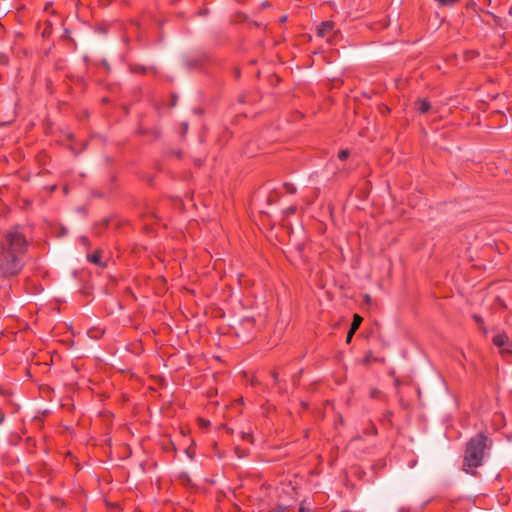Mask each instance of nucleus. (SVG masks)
<instances>
[{"label":"nucleus","mask_w":512,"mask_h":512,"mask_svg":"<svg viewBox=\"0 0 512 512\" xmlns=\"http://www.w3.org/2000/svg\"><path fill=\"white\" fill-rule=\"evenodd\" d=\"M492 446V441L484 433H478L466 443L462 469L467 474L473 476L477 475V468L481 467L484 463L486 450Z\"/></svg>","instance_id":"obj_2"},{"label":"nucleus","mask_w":512,"mask_h":512,"mask_svg":"<svg viewBox=\"0 0 512 512\" xmlns=\"http://www.w3.org/2000/svg\"><path fill=\"white\" fill-rule=\"evenodd\" d=\"M458 0H437L440 6H452L454 5Z\"/></svg>","instance_id":"obj_8"},{"label":"nucleus","mask_w":512,"mask_h":512,"mask_svg":"<svg viewBox=\"0 0 512 512\" xmlns=\"http://www.w3.org/2000/svg\"><path fill=\"white\" fill-rule=\"evenodd\" d=\"M244 438L248 439L249 441H251V436L250 434H244Z\"/></svg>","instance_id":"obj_15"},{"label":"nucleus","mask_w":512,"mask_h":512,"mask_svg":"<svg viewBox=\"0 0 512 512\" xmlns=\"http://www.w3.org/2000/svg\"><path fill=\"white\" fill-rule=\"evenodd\" d=\"M283 186L286 189V191L290 194H294L296 192V188L293 184L285 183Z\"/></svg>","instance_id":"obj_10"},{"label":"nucleus","mask_w":512,"mask_h":512,"mask_svg":"<svg viewBox=\"0 0 512 512\" xmlns=\"http://www.w3.org/2000/svg\"><path fill=\"white\" fill-rule=\"evenodd\" d=\"M287 212L290 213V214H294L296 212V208L295 207H289L287 209Z\"/></svg>","instance_id":"obj_14"},{"label":"nucleus","mask_w":512,"mask_h":512,"mask_svg":"<svg viewBox=\"0 0 512 512\" xmlns=\"http://www.w3.org/2000/svg\"><path fill=\"white\" fill-rule=\"evenodd\" d=\"M350 152L349 150L347 149H344V150H341L339 153H338V158L342 161L346 160L349 156Z\"/></svg>","instance_id":"obj_9"},{"label":"nucleus","mask_w":512,"mask_h":512,"mask_svg":"<svg viewBox=\"0 0 512 512\" xmlns=\"http://www.w3.org/2000/svg\"><path fill=\"white\" fill-rule=\"evenodd\" d=\"M334 29V23L331 21L322 22L317 28V35L319 37L329 36Z\"/></svg>","instance_id":"obj_4"},{"label":"nucleus","mask_w":512,"mask_h":512,"mask_svg":"<svg viewBox=\"0 0 512 512\" xmlns=\"http://www.w3.org/2000/svg\"><path fill=\"white\" fill-rule=\"evenodd\" d=\"M88 260L93 264L103 266V264L101 262V252L100 251H96L92 255H88Z\"/></svg>","instance_id":"obj_6"},{"label":"nucleus","mask_w":512,"mask_h":512,"mask_svg":"<svg viewBox=\"0 0 512 512\" xmlns=\"http://www.w3.org/2000/svg\"><path fill=\"white\" fill-rule=\"evenodd\" d=\"M79 240H80V242H81L83 245H85V246H87V245L89 244V240H88V238H87V237H85V236L80 237V239H79Z\"/></svg>","instance_id":"obj_12"},{"label":"nucleus","mask_w":512,"mask_h":512,"mask_svg":"<svg viewBox=\"0 0 512 512\" xmlns=\"http://www.w3.org/2000/svg\"><path fill=\"white\" fill-rule=\"evenodd\" d=\"M28 240L16 226L7 230L0 240V275L10 277L19 274L23 267V256L27 251Z\"/></svg>","instance_id":"obj_1"},{"label":"nucleus","mask_w":512,"mask_h":512,"mask_svg":"<svg viewBox=\"0 0 512 512\" xmlns=\"http://www.w3.org/2000/svg\"><path fill=\"white\" fill-rule=\"evenodd\" d=\"M355 332H352V330L350 329L349 332H348V335H347V342H349L353 336Z\"/></svg>","instance_id":"obj_13"},{"label":"nucleus","mask_w":512,"mask_h":512,"mask_svg":"<svg viewBox=\"0 0 512 512\" xmlns=\"http://www.w3.org/2000/svg\"><path fill=\"white\" fill-rule=\"evenodd\" d=\"M286 19H287V16H284L281 20L286 21Z\"/></svg>","instance_id":"obj_17"},{"label":"nucleus","mask_w":512,"mask_h":512,"mask_svg":"<svg viewBox=\"0 0 512 512\" xmlns=\"http://www.w3.org/2000/svg\"><path fill=\"white\" fill-rule=\"evenodd\" d=\"M298 512H311L310 508L308 507H305L304 506V503H302L299 507V511Z\"/></svg>","instance_id":"obj_11"},{"label":"nucleus","mask_w":512,"mask_h":512,"mask_svg":"<svg viewBox=\"0 0 512 512\" xmlns=\"http://www.w3.org/2000/svg\"><path fill=\"white\" fill-rule=\"evenodd\" d=\"M372 432H373V433H376V428H374V427H373V428H372Z\"/></svg>","instance_id":"obj_18"},{"label":"nucleus","mask_w":512,"mask_h":512,"mask_svg":"<svg viewBox=\"0 0 512 512\" xmlns=\"http://www.w3.org/2000/svg\"><path fill=\"white\" fill-rule=\"evenodd\" d=\"M417 110L424 114L427 113L430 109V103L425 99H420L416 102Z\"/></svg>","instance_id":"obj_5"},{"label":"nucleus","mask_w":512,"mask_h":512,"mask_svg":"<svg viewBox=\"0 0 512 512\" xmlns=\"http://www.w3.org/2000/svg\"><path fill=\"white\" fill-rule=\"evenodd\" d=\"M492 342L495 346L500 348V352L502 354L511 352L512 336L510 337L508 334L504 332L498 333L493 337Z\"/></svg>","instance_id":"obj_3"},{"label":"nucleus","mask_w":512,"mask_h":512,"mask_svg":"<svg viewBox=\"0 0 512 512\" xmlns=\"http://www.w3.org/2000/svg\"><path fill=\"white\" fill-rule=\"evenodd\" d=\"M361 322H362V317L359 316L358 314H355L353 316V321H352V324H351V327H350L352 332H355L359 328Z\"/></svg>","instance_id":"obj_7"},{"label":"nucleus","mask_w":512,"mask_h":512,"mask_svg":"<svg viewBox=\"0 0 512 512\" xmlns=\"http://www.w3.org/2000/svg\"><path fill=\"white\" fill-rule=\"evenodd\" d=\"M474 318H475V320H476L477 322H479V321H480V317L475 316Z\"/></svg>","instance_id":"obj_16"}]
</instances>
